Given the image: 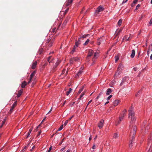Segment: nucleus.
I'll return each instance as SVG.
<instances>
[{
	"mask_svg": "<svg viewBox=\"0 0 152 152\" xmlns=\"http://www.w3.org/2000/svg\"><path fill=\"white\" fill-rule=\"evenodd\" d=\"M138 1V0H134L133 1V3L134 4H136L137 3V1Z\"/></svg>",
	"mask_w": 152,
	"mask_h": 152,
	"instance_id": "5fc2aeb1",
	"label": "nucleus"
},
{
	"mask_svg": "<svg viewBox=\"0 0 152 152\" xmlns=\"http://www.w3.org/2000/svg\"><path fill=\"white\" fill-rule=\"evenodd\" d=\"M129 112L128 118L129 119H131V121L130 122V124L129 126H131V124H133L136 120L135 113L134 111V107L132 106H131L129 110Z\"/></svg>",
	"mask_w": 152,
	"mask_h": 152,
	"instance_id": "f257e3e1",
	"label": "nucleus"
},
{
	"mask_svg": "<svg viewBox=\"0 0 152 152\" xmlns=\"http://www.w3.org/2000/svg\"><path fill=\"white\" fill-rule=\"evenodd\" d=\"M134 136H132V139L131 140H130L129 142V146L130 148H132V146L133 144V139L134 138Z\"/></svg>",
	"mask_w": 152,
	"mask_h": 152,
	"instance_id": "dca6fc26",
	"label": "nucleus"
},
{
	"mask_svg": "<svg viewBox=\"0 0 152 152\" xmlns=\"http://www.w3.org/2000/svg\"><path fill=\"white\" fill-rule=\"evenodd\" d=\"M6 121V118L4 119L3 121H2V124L1 126V127H2L3 125L5 123Z\"/></svg>",
	"mask_w": 152,
	"mask_h": 152,
	"instance_id": "c9c22d12",
	"label": "nucleus"
},
{
	"mask_svg": "<svg viewBox=\"0 0 152 152\" xmlns=\"http://www.w3.org/2000/svg\"><path fill=\"white\" fill-rule=\"evenodd\" d=\"M129 38H130V37L128 38V37L127 36H125L123 38V40H125V39H126V41H127L129 40Z\"/></svg>",
	"mask_w": 152,
	"mask_h": 152,
	"instance_id": "2f4dec72",
	"label": "nucleus"
},
{
	"mask_svg": "<svg viewBox=\"0 0 152 152\" xmlns=\"http://www.w3.org/2000/svg\"><path fill=\"white\" fill-rule=\"evenodd\" d=\"M31 134V133H29V132H28V135L26 137V138H27L29 136L30 134Z\"/></svg>",
	"mask_w": 152,
	"mask_h": 152,
	"instance_id": "e2e57ef3",
	"label": "nucleus"
},
{
	"mask_svg": "<svg viewBox=\"0 0 152 152\" xmlns=\"http://www.w3.org/2000/svg\"><path fill=\"white\" fill-rule=\"evenodd\" d=\"M85 93L84 92L82 93L81 95L80 96V98H79V99H80L84 95Z\"/></svg>",
	"mask_w": 152,
	"mask_h": 152,
	"instance_id": "79ce46f5",
	"label": "nucleus"
},
{
	"mask_svg": "<svg viewBox=\"0 0 152 152\" xmlns=\"http://www.w3.org/2000/svg\"><path fill=\"white\" fill-rule=\"evenodd\" d=\"M73 59H74V61H77L78 60H79L80 58L78 57H77L75 58H73Z\"/></svg>",
	"mask_w": 152,
	"mask_h": 152,
	"instance_id": "e433bc0d",
	"label": "nucleus"
},
{
	"mask_svg": "<svg viewBox=\"0 0 152 152\" xmlns=\"http://www.w3.org/2000/svg\"><path fill=\"white\" fill-rule=\"evenodd\" d=\"M90 40L89 39H87L86 41L84 43L83 45H87L89 42Z\"/></svg>",
	"mask_w": 152,
	"mask_h": 152,
	"instance_id": "f704fd0d",
	"label": "nucleus"
},
{
	"mask_svg": "<svg viewBox=\"0 0 152 152\" xmlns=\"http://www.w3.org/2000/svg\"><path fill=\"white\" fill-rule=\"evenodd\" d=\"M65 149V147L61 148V151H63Z\"/></svg>",
	"mask_w": 152,
	"mask_h": 152,
	"instance_id": "680f3d73",
	"label": "nucleus"
},
{
	"mask_svg": "<svg viewBox=\"0 0 152 152\" xmlns=\"http://www.w3.org/2000/svg\"><path fill=\"white\" fill-rule=\"evenodd\" d=\"M119 134L117 133H115L114 134L113 138L115 139H116L119 137Z\"/></svg>",
	"mask_w": 152,
	"mask_h": 152,
	"instance_id": "bb28decb",
	"label": "nucleus"
},
{
	"mask_svg": "<svg viewBox=\"0 0 152 152\" xmlns=\"http://www.w3.org/2000/svg\"><path fill=\"white\" fill-rule=\"evenodd\" d=\"M69 9L68 8L65 11V13H66V12L68 11Z\"/></svg>",
	"mask_w": 152,
	"mask_h": 152,
	"instance_id": "0e129e2a",
	"label": "nucleus"
},
{
	"mask_svg": "<svg viewBox=\"0 0 152 152\" xmlns=\"http://www.w3.org/2000/svg\"><path fill=\"white\" fill-rule=\"evenodd\" d=\"M126 109H124L123 111V114H124V116L126 115Z\"/></svg>",
	"mask_w": 152,
	"mask_h": 152,
	"instance_id": "37998d69",
	"label": "nucleus"
},
{
	"mask_svg": "<svg viewBox=\"0 0 152 152\" xmlns=\"http://www.w3.org/2000/svg\"><path fill=\"white\" fill-rule=\"evenodd\" d=\"M17 102H15L12 105V107L10 110V112L11 113H12V112L13 109L16 106V105H17Z\"/></svg>",
	"mask_w": 152,
	"mask_h": 152,
	"instance_id": "f8f14e48",
	"label": "nucleus"
},
{
	"mask_svg": "<svg viewBox=\"0 0 152 152\" xmlns=\"http://www.w3.org/2000/svg\"><path fill=\"white\" fill-rule=\"evenodd\" d=\"M122 22V20L121 19H120L118 20V24L119 26H120L121 25Z\"/></svg>",
	"mask_w": 152,
	"mask_h": 152,
	"instance_id": "473e14b6",
	"label": "nucleus"
},
{
	"mask_svg": "<svg viewBox=\"0 0 152 152\" xmlns=\"http://www.w3.org/2000/svg\"><path fill=\"white\" fill-rule=\"evenodd\" d=\"M133 69L135 71H136L137 70V67H134L133 68Z\"/></svg>",
	"mask_w": 152,
	"mask_h": 152,
	"instance_id": "4d7b16f0",
	"label": "nucleus"
},
{
	"mask_svg": "<svg viewBox=\"0 0 152 152\" xmlns=\"http://www.w3.org/2000/svg\"><path fill=\"white\" fill-rule=\"evenodd\" d=\"M72 89L71 88H69V90L66 92V95L67 96H68L70 94V93L72 92Z\"/></svg>",
	"mask_w": 152,
	"mask_h": 152,
	"instance_id": "7c9ffc66",
	"label": "nucleus"
},
{
	"mask_svg": "<svg viewBox=\"0 0 152 152\" xmlns=\"http://www.w3.org/2000/svg\"><path fill=\"white\" fill-rule=\"evenodd\" d=\"M129 80V77L128 76H126L123 78L121 82L120 85L122 86L125 82H127Z\"/></svg>",
	"mask_w": 152,
	"mask_h": 152,
	"instance_id": "39448f33",
	"label": "nucleus"
},
{
	"mask_svg": "<svg viewBox=\"0 0 152 152\" xmlns=\"http://www.w3.org/2000/svg\"><path fill=\"white\" fill-rule=\"evenodd\" d=\"M36 73V72L35 71L33 72L30 75V80H31L33 77L35 75Z\"/></svg>",
	"mask_w": 152,
	"mask_h": 152,
	"instance_id": "cd10ccee",
	"label": "nucleus"
},
{
	"mask_svg": "<svg viewBox=\"0 0 152 152\" xmlns=\"http://www.w3.org/2000/svg\"><path fill=\"white\" fill-rule=\"evenodd\" d=\"M113 96L112 95H110L107 98V101H108L110 100V98H111Z\"/></svg>",
	"mask_w": 152,
	"mask_h": 152,
	"instance_id": "a19ab883",
	"label": "nucleus"
},
{
	"mask_svg": "<svg viewBox=\"0 0 152 152\" xmlns=\"http://www.w3.org/2000/svg\"><path fill=\"white\" fill-rule=\"evenodd\" d=\"M74 116L72 115V116L70 117L69 119H68V121H70L72 119V118Z\"/></svg>",
	"mask_w": 152,
	"mask_h": 152,
	"instance_id": "13d9d810",
	"label": "nucleus"
},
{
	"mask_svg": "<svg viewBox=\"0 0 152 152\" xmlns=\"http://www.w3.org/2000/svg\"><path fill=\"white\" fill-rule=\"evenodd\" d=\"M48 64V63H45L44 64V65H43V66L44 67L46 66H47Z\"/></svg>",
	"mask_w": 152,
	"mask_h": 152,
	"instance_id": "69168bd1",
	"label": "nucleus"
},
{
	"mask_svg": "<svg viewBox=\"0 0 152 152\" xmlns=\"http://www.w3.org/2000/svg\"><path fill=\"white\" fill-rule=\"evenodd\" d=\"M70 18L71 17L69 16H68L66 17V20L64 21L63 23L62 24V26L64 27L66 25L67 22L69 20Z\"/></svg>",
	"mask_w": 152,
	"mask_h": 152,
	"instance_id": "6e6552de",
	"label": "nucleus"
},
{
	"mask_svg": "<svg viewBox=\"0 0 152 152\" xmlns=\"http://www.w3.org/2000/svg\"><path fill=\"white\" fill-rule=\"evenodd\" d=\"M140 4H137L135 10H137L138 9L139 7H140Z\"/></svg>",
	"mask_w": 152,
	"mask_h": 152,
	"instance_id": "49530a36",
	"label": "nucleus"
},
{
	"mask_svg": "<svg viewBox=\"0 0 152 152\" xmlns=\"http://www.w3.org/2000/svg\"><path fill=\"white\" fill-rule=\"evenodd\" d=\"M91 102H92V100H90V101H89L88 102V104H87V106H86V108L85 110H86V108H87V107H88V105H89V104L90 103H91Z\"/></svg>",
	"mask_w": 152,
	"mask_h": 152,
	"instance_id": "8fccbe9b",
	"label": "nucleus"
},
{
	"mask_svg": "<svg viewBox=\"0 0 152 152\" xmlns=\"http://www.w3.org/2000/svg\"><path fill=\"white\" fill-rule=\"evenodd\" d=\"M118 60V56H116L115 57V61H117Z\"/></svg>",
	"mask_w": 152,
	"mask_h": 152,
	"instance_id": "09e8293b",
	"label": "nucleus"
},
{
	"mask_svg": "<svg viewBox=\"0 0 152 152\" xmlns=\"http://www.w3.org/2000/svg\"><path fill=\"white\" fill-rule=\"evenodd\" d=\"M135 51L134 50H132V53L131 54L130 57L132 58H133L135 56Z\"/></svg>",
	"mask_w": 152,
	"mask_h": 152,
	"instance_id": "5701e85b",
	"label": "nucleus"
},
{
	"mask_svg": "<svg viewBox=\"0 0 152 152\" xmlns=\"http://www.w3.org/2000/svg\"><path fill=\"white\" fill-rule=\"evenodd\" d=\"M77 47H76V46H75V45L72 50V51L70 52V53L71 54H73L74 52H75L76 51V48Z\"/></svg>",
	"mask_w": 152,
	"mask_h": 152,
	"instance_id": "6ab92c4d",
	"label": "nucleus"
},
{
	"mask_svg": "<svg viewBox=\"0 0 152 152\" xmlns=\"http://www.w3.org/2000/svg\"><path fill=\"white\" fill-rule=\"evenodd\" d=\"M112 90L110 88H108L107 89L106 92V94L107 95H109L112 92Z\"/></svg>",
	"mask_w": 152,
	"mask_h": 152,
	"instance_id": "aec40b11",
	"label": "nucleus"
},
{
	"mask_svg": "<svg viewBox=\"0 0 152 152\" xmlns=\"http://www.w3.org/2000/svg\"><path fill=\"white\" fill-rule=\"evenodd\" d=\"M81 37H80L78 38L77 41H76L75 43V46H76L77 47H78L79 45L81 43Z\"/></svg>",
	"mask_w": 152,
	"mask_h": 152,
	"instance_id": "4468645a",
	"label": "nucleus"
},
{
	"mask_svg": "<svg viewBox=\"0 0 152 152\" xmlns=\"http://www.w3.org/2000/svg\"><path fill=\"white\" fill-rule=\"evenodd\" d=\"M84 88V86H83L79 90L78 92V94H80V93H81V92L83 90Z\"/></svg>",
	"mask_w": 152,
	"mask_h": 152,
	"instance_id": "72a5a7b5",
	"label": "nucleus"
},
{
	"mask_svg": "<svg viewBox=\"0 0 152 152\" xmlns=\"http://www.w3.org/2000/svg\"><path fill=\"white\" fill-rule=\"evenodd\" d=\"M122 28L120 29V30H119L118 31V33L116 34V36L118 35V34L119 33H120L122 31Z\"/></svg>",
	"mask_w": 152,
	"mask_h": 152,
	"instance_id": "c03bdc74",
	"label": "nucleus"
},
{
	"mask_svg": "<svg viewBox=\"0 0 152 152\" xmlns=\"http://www.w3.org/2000/svg\"><path fill=\"white\" fill-rule=\"evenodd\" d=\"M149 127L148 126H147L145 127V131H146V130H148V129H149Z\"/></svg>",
	"mask_w": 152,
	"mask_h": 152,
	"instance_id": "bf43d9fd",
	"label": "nucleus"
},
{
	"mask_svg": "<svg viewBox=\"0 0 152 152\" xmlns=\"http://www.w3.org/2000/svg\"><path fill=\"white\" fill-rule=\"evenodd\" d=\"M121 71H118L117 72H116L114 75V77L115 78L119 76L120 74H121Z\"/></svg>",
	"mask_w": 152,
	"mask_h": 152,
	"instance_id": "4be33fe9",
	"label": "nucleus"
},
{
	"mask_svg": "<svg viewBox=\"0 0 152 152\" xmlns=\"http://www.w3.org/2000/svg\"><path fill=\"white\" fill-rule=\"evenodd\" d=\"M120 102V101L118 100H115L113 103V105L115 106L118 105L119 103Z\"/></svg>",
	"mask_w": 152,
	"mask_h": 152,
	"instance_id": "a211bd4d",
	"label": "nucleus"
},
{
	"mask_svg": "<svg viewBox=\"0 0 152 152\" xmlns=\"http://www.w3.org/2000/svg\"><path fill=\"white\" fill-rule=\"evenodd\" d=\"M52 58V56H50L48 58L47 61L48 62H49V63H50L52 62V61H53V58L51 61H50V60Z\"/></svg>",
	"mask_w": 152,
	"mask_h": 152,
	"instance_id": "c756f323",
	"label": "nucleus"
},
{
	"mask_svg": "<svg viewBox=\"0 0 152 152\" xmlns=\"http://www.w3.org/2000/svg\"><path fill=\"white\" fill-rule=\"evenodd\" d=\"M124 66L121 64H120L118 68V71L121 72L122 70L124 69Z\"/></svg>",
	"mask_w": 152,
	"mask_h": 152,
	"instance_id": "9d476101",
	"label": "nucleus"
},
{
	"mask_svg": "<svg viewBox=\"0 0 152 152\" xmlns=\"http://www.w3.org/2000/svg\"><path fill=\"white\" fill-rule=\"evenodd\" d=\"M61 61L60 60L58 59L56 62L53 65V69H55L61 63Z\"/></svg>",
	"mask_w": 152,
	"mask_h": 152,
	"instance_id": "1a4fd4ad",
	"label": "nucleus"
},
{
	"mask_svg": "<svg viewBox=\"0 0 152 152\" xmlns=\"http://www.w3.org/2000/svg\"><path fill=\"white\" fill-rule=\"evenodd\" d=\"M136 126H134L133 128V132H131V134L133 133V135L132 136H134V137H135V136L136 134Z\"/></svg>",
	"mask_w": 152,
	"mask_h": 152,
	"instance_id": "2eb2a0df",
	"label": "nucleus"
},
{
	"mask_svg": "<svg viewBox=\"0 0 152 152\" xmlns=\"http://www.w3.org/2000/svg\"><path fill=\"white\" fill-rule=\"evenodd\" d=\"M41 132H42L41 131H39L38 132V134L37 135V136H38L40 134H41Z\"/></svg>",
	"mask_w": 152,
	"mask_h": 152,
	"instance_id": "052dcab7",
	"label": "nucleus"
},
{
	"mask_svg": "<svg viewBox=\"0 0 152 152\" xmlns=\"http://www.w3.org/2000/svg\"><path fill=\"white\" fill-rule=\"evenodd\" d=\"M74 59H73V58H71L70 59V64H73L74 62Z\"/></svg>",
	"mask_w": 152,
	"mask_h": 152,
	"instance_id": "58836bf2",
	"label": "nucleus"
},
{
	"mask_svg": "<svg viewBox=\"0 0 152 152\" xmlns=\"http://www.w3.org/2000/svg\"><path fill=\"white\" fill-rule=\"evenodd\" d=\"M134 3H132V4H131V6L132 7H133L135 5H134Z\"/></svg>",
	"mask_w": 152,
	"mask_h": 152,
	"instance_id": "774afa93",
	"label": "nucleus"
},
{
	"mask_svg": "<svg viewBox=\"0 0 152 152\" xmlns=\"http://www.w3.org/2000/svg\"><path fill=\"white\" fill-rule=\"evenodd\" d=\"M72 1H71V0H69L67 4V6L69 5L70 4H71L72 3Z\"/></svg>",
	"mask_w": 152,
	"mask_h": 152,
	"instance_id": "ea45409f",
	"label": "nucleus"
},
{
	"mask_svg": "<svg viewBox=\"0 0 152 152\" xmlns=\"http://www.w3.org/2000/svg\"><path fill=\"white\" fill-rule=\"evenodd\" d=\"M104 123V120L103 119H101L98 124V126L99 129H101L103 126Z\"/></svg>",
	"mask_w": 152,
	"mask_h": 152,
	"instance_id": "423d86ee",
	"label": "nucleus"
},
{
	"mask_svg": "<svg viewBox=\"0 0 152 152\" xmlns=\"http://www.w3.org/2000/svg\"><path fill=\"white\" fill-rule=\"evenodd\" d=\"M57 30L56 28H54L53 29V32H56Z\"/></svg>",
	"mask_w": 152,
	"mask_h": 152,
	"instance_id": "6e6d98bb",
	"label": "nucleus"
},
{
	"mask_svg": "<svg viewBox=\"0 0 152 152\" xmlns=\"http://www.w3.org/2000/svg\"><path fill=\"white\" fill-rule=\"evenodd\" d=\"M128 0H126L125 1L123 0V2H122V4L126 3V2Z\"/></svg>",
	"mask_w": 152,
	"mask_h": 152,
	"instance_id": "864d4df0",
	"label": "nucleus"
},
{
	"mask_svg": "<svg viewBox=\"0 0 152 152\" xmlns=\"http://www.w3.org/2000/svg\"><path fill=\"white\" fill-rule=\"evenodd\" d=\"M53 42H52L51 41L50 43V44H49V45H48V46L49 47H51L52 46V45H53Z\"/></svg>",
	"mask_w": 152,
	"mask_h": 152,
	"instance_id": "a18cd8bd",
	"label": "nucleus"
},
{
	"mask_svg": "<svg viewBox=\"0 0 152 152\" xmlns=\"http://www.w3.org/2000/svg\"><path fill=\"white\" fill-rule=\"evenodd\" d=\"M104 10V8L101 6H100L97 8V10L98 12H102Z\"/></svg>",
	"mask_w": 152,
	"mask_h": 152,
	"instance_id": "f3484780",
	"label": "nucleus"
},
{
	"mask_svg": "<svg viewBox=\"0 0 152 152\" xmlns=\"http://www.w3.org/2000/svg\"><path fill=\"white\" fill-rule=\"evenodd\" d=\"M149 24L150 25H151L152 24V18L150 20V21L149 22Z\"/></svg>",
	"mask_w": 152,
	"mask_h": 152,
	"instance_id": "603ef678",
	"label": "nucleus"
},
{
	"mask_svg": "<svg viewBox=\"0 0 152 152\" xmlns=\"http://www.w3.org/2000/svg\"><path fill=\"white\" fill-rule=\"evenodd\" d=\"M27 83L25 81L23 82L21 84V87L23 88H25V86L26 85Z\"/></svg>",
	"mask_w": 152,
	"mask_h": 152,
	"instance_id": "a878e982",
	"label": "nucleus"
},
{
	"mask_svg": "<svg viewBox=\"0 0 152 152\" xmlns=\"http://www.w3.org/2000/svg\"><path fill=\"white\" fill-rule=\"evenodd\" d=\"M105 39L103 36H102L98 39L97 41V44L98 45H100L101 43L104 42Z\"/></svg>",
	"mask_w": 152,
	"mask_h": 152,
	"instance_id": "7ed1b4c3",
	"label": "nucleus"
},
{
	"mask_svg": "<svg viewBox=\"0 0 152 152\" xmlns=\"http://www.w3.org/2000/svg\"><path fill=\"white\" fill-rule=\"evenodd\" d=\"M141 90L139 91L137 93V94H136V96H137L138 95H139V94H140L141 93Z\"/></svg>",
	"mask_w": 152,
	"mask_h": 152,
	"instance_id": "de8ad7c7",
	"label": "nucleus"
},
{
	"mask_svg": "<svg viewBox=\"0 0 152 152\" xmlns=\"http://www.w3.org/2000/svg\"><path fill=\"white\" fill-rule=\"evenodd\" d=\"M94 52L92 50H89L88 52V56L87 59H88L89 57H91L93 55Z\"/></svg>",
	"mask_w": 152,
	"mask_h": 152,
	"instance_id": "9b49d317",
	"label": "nucleus"
},
{
	"mask_svg": "<svg viewBox=\"0 0 152 152\" xmlns=\"http://www.w3.org/2000/svg\"><path fill=\"white\" fill-rule=\"evenodd\" d=\"M149 148L147 152H152V134H151L148 139L147 148Z\"/></svg>",
	"mask_w": 152,
	"mask_h": 152,
	"instance_id": "f03ea898",
	"label": "nucleus"
},
{
	"mask_svg": "<svg viewBox=\"0 0 152 152\" xmlns=\"http://www.w3.org/2000/svg\"><path fill=\"white\" fill-rule=\"evenodd\" d=\"M43 51V50L42 48H40L39 50L37 52V54L38 55L39 54V55L41 54L42 53Z\"/></svg>",
	"mask_w": 152,
	"mask_h": 152,
	"instance_id": "393cba45",
	"label": "nucleus"
},
{
	"mask_svg": "<svg viewBox=\"0 0 152 152\" xmlns=\"http://www.w3.org/2000/svg\"><path fill=\"white\" fill-rule=\"evenodd\" d=\"M83 68L82 67H81L80 70L77 73L75 76V77L76 78H78L80 76H81L83 72Z\"/></svg>",
	"mask_w": 152,
	"mask_h": 152,
	"instance_id": "20e7f679",
	"label": "nucleus"
},
{
	"mask_svg": "<svg viewBox=\"0 0 152 152\" xmlns=\"http://www.w3.org/2000/svg\"><path fill=\"white\" fill-rule=\"evenodd\" d=\"M22 91H21V90H20L18 92V94L17 95V96L18 97H20V95H21L22 94Z\"/></svg>",
	"mask_w": 152,
	"mask_h": 152,
	"instance_id": "c85d7f7f",
	"label": "nucleus"
},
{
	"mask_svg": "<svg viewBox=\"0 0 152 152\" xmlns=\"http://www.w3.org/2000/svg\"><path fill=\"white\" fill-rule=\"evenodd\" d=\"M147 123V121H144L143 123L142 124L141 126V129L142 130H143V129H144L145 128V126Z\"/></svg>",
	"mask_w": 152,
	"mask_h": 152,
	"instance_id": "b1692460",
	"label": "nucleus"
},
{
	"mask_svg": "<svg viewBox=\"0 0 152 152\" xmlns=\"http://www.w3.org/2000/svg\"><path fill=\"white\" fill-rule=\"evenodd\" d=\"M37 65V61H35L34 63H33L32 64V66H31V68L33 69H34L35 67H36V66Z\"/></svg>",
	"mask_w": 152,
	"mask_h": 152,
	"instance_id": "412c9836",
	"label": "nucleus"
},
{
	"mask_svg": "<svg viewBox=\"0 0 152 152\" xmlns=\"http://www.w3.org/2000/svg\"><path fill=\"white\" fill-rule=\"evenodd\" d=\"M68 120H66L65 121V122H64V125L65 126H66L67 125V123H68Z\"/></svg>",
	"mask_w": 152,
	"mask_h": 152,
	"instance_id": "3c124183",
	"label": "nucleus"
},
{
	"mask_svg": "<svg viewBox=\"0 0 152 152\" xmlns=\"http://www.w3.org/2000/svg\"><path fill=\"white\" fill-rule=\"evenodd\" d=\"M92 148L93 149H95L96 148V146L95 145H94L93 146H92Z\"/></svg>",
	"mask_w": 152,
	"mask_h": 152,
	"instance_id": "338daca9",
	"label": "nucleus"
},
{
	"mask_svg": "<svg viewBox=\"0 0 152 152\" xmlns=\"http://www.w3.org/2000/svg\"><path fill=\"white\" fill-rule=\"evenodd\" d=\"M68 73V71H67L66 72V69H64L62 72L61 74V76L64 75V76L63 77H64L65 76H66V75H67Z\"/></svg>",
	"mask_w": 152,
	"mask_h": 152,
	"instance_id": "ddd939ff",
	"label": "nucleus"
},
{
	"mask_svg": "<svg viewBox=\"0 0 152 152\" xmlns=\"http://www.w3.org/2000/svg\"><path fill=\"white\" fill-rule=\"evenodd\" d=\"M63 125H62L58 129V131H60L63 129Z\"/></svg>",
	"mask_w": 152,
	"mask_h": 152,
	"instance_id": "4c0bfd02",
	"label": "nucleus"
},
{
	"mask_svg": "<svg viewBox=\"0 0 152 152\" xmlns=\"http://www.w3.org/2000/svg\"><path fill=\"white\" fill-rule=\"evenodd\" d=\"M124 117V114H121L119 117V120L118 121L117 123L116 124V125H118L120 124L121 121L123 119Z\"/></svg>",
	"mask_w": 152,
	"mask_h": 152,
	"instance_id": "0eeeda50",
	"label": "nucleus"
}]
</instances>
